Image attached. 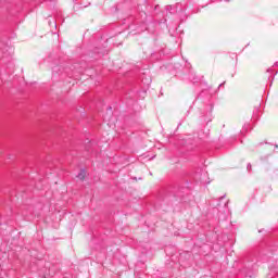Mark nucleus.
Here are the masks:
<instances>
[{
	"label": "nucleus",
	"instance_id": "f257e3e1",
	"mask_svg": "<svg viewBox=\"0 0 278 278\" xmlns=\"http://www.w3.org/2000/svg\"><path fill=\"white\" fill-rule=\"evenodd\" d=\"M77 178L80 179V181H84V179H86V169H81L77 175Z\"/></svg>",
	"mask_w": 278,
	"mask_h": 278
},
{
	"label": "nucleus",
	"instance_id": "f03ea898",
	"mask_svg": "<svg viewBox=\"0 0 278 278\" xmlns=\"http://www.w3.org/2000/svg\"><path fill=\"white\" fill-rule=\"evenodd\" d=\"M247 168H248V170H251V168H252L251 163L248 164Z\"/></svg>",
	"mask_w": 278,
	"mask_h": 278
},
{
	"label": "nucleus",
	"instance_id": "7ed1b4c3",
	"mask_svg": "<svg viewBox=\"0 0 278 278\" xmlns=\"http://www.w3.org/2000/svg\"><path fill=\"white\" fill-rule=\"evenodd\" d=\"M224 84H225V83L220 84V85H219V88H220V86H224Z\"/></svg>",
	"mask_w": 278,
	"mask_h": 278
},
{
	"label": "nucleus",
	"instance_id": "20e7f679",
	"mask_svg": "<svg viewBox=\"0 0 278 278\" xmlns=\"http://www.w3.org/2000/svg\"><path fill=\"white\" fill-rule=\"evenodd\" d=\"M222 199H225V195H224V197H222Z\"/></svg>",
	"mask_w": 278,
	"mask_h": 278
}]
</instances>
